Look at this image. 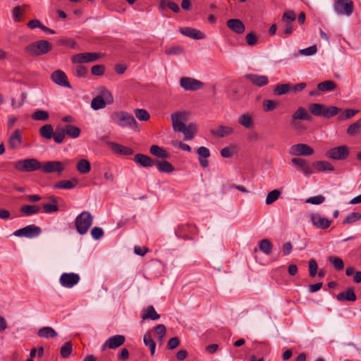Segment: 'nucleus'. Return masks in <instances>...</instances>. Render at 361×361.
<instances>
[{
    "label": "nucleus",
    "mask_w": 361,
    "mask_h": 361,
    "mask_svg": "<svg viewBox=\"0 0 361 361\" xmlns=\"http://www.w3.org/2000/svg\"><path fill=\"white\" fill-rule=\"evenodd\" d=\"M259 248L265 255H269L272 252L273 245L269 240L263 239L259 243Z\"/></svg>",
    "instance_id": "45"
},
{
    "label": "nucleus",
    "mask_w": 361,
    "mask_h": 361,
    "mask_svg": "<svg viewBox=\"0 0 361 361\" xmlns=\"http://www.w3.org/2000/svg\"><path fill=\"white\" fill-rule=\"evenodd\" d=\"M291 84H278L274 89V94L276 96L286 94L290 91Z\"/></svg>",
    "instance_id": "43"
},
{
    "label": "nucleus",
    "mask_w": 361,
    "mask_h": 361,
    "mask_svg": "<svg viewBox=\"0 0 361 361\" xmlns=\"http://www.w3.org/2000/svg\"><path fill=\"white\" fill-rule=\"evenodd\" d=\"M341 111V109L334 106H326L324 105V110L323 111L322 116L325 118H330L331 117L335 116L338 114H339Z\"/></svg>",
    "instance_id": "41"
},
{
    "label": "nucleus",
    "mask_w": 361,
    "mask_h": 361,
    "mask_svg": "<svg viewBox=\"0 0 361 361\" xmlns=\"http://www.w3.org/2000/svg\"><path fill=\"white\" fill-rule=\"evenodd\" d=\"M160 315L156 312L154 307L150 305L147 307L144 313L142 315V319H152L153 321L159 319Z\"/></svg>",
    "instance_id": "37"
},
{
    "label": "nucleus",
    "mask_w": 361,
    "mask_h": 361,
    "mask_svg": "<svg viewBox=\"0 0 361 361\" xmlns=\"http://www.w3.org/2000/svg\"><path fill=\"white\" fill-rule=\"evenodd\" d=\"M187 114L185 112L177 111L171 115L173 129L176 132L183 133L186 140H191L194 137L196 128L194 124L185 126L183 123L186 120Z\"/></svg>",
    "instance_id": "1"
},
{
    "label": "nucleus",
    "mask_w": 361,
    "mask_h": 361,
    "mask_svg": "<svg viewBox=\"0 0 361 361\" xmlns=\"http://www.w3.org/2000/svg\"><path fill=\"white\" fill-rule=\"evenodd\" d=\"M143 342L145 345L149 348L151 355H154L155 352L156 343L153 338H152L149 333H146L144 335Z\"/></svg>",
    "instance_id": "48"
},
{
    "label": "nucleus",
    "mask_w": 361,
    "mask_h": 361,
    "mask_svg": "<svg viewBox=\"0 0 361 361\" xmlns=\"http://www.w3.org/2000/svg\"><path fill=\"white\" fill-rule=\"evenodd\" d=\"M245 78L253 85L257 86L258 87H264L269 82L268 76L264 75L247 73L245 75Z\"/></svg>",
    "instance_id": "14"
},
{
    "label": "nucleus",
    "mask_w": 361,
    "mask_h": 361,
    "mask_svg": "<svg viewBox=\"0 0 361 361\" xmlns=\"http://www.w3.org/2000/svg\"><path fill=\"white\" fill-rule=\"evenodd\" d=\"M93 222V217L89 212H82L77 216L75 220V225L77 231L84 235L87 233Z\"/></svg>",
    "instance_id": "5"
},
{
    "label": "nucleus",
    "mask_w": 361,
    "mask_h": 361,
    "mask_svg": "<svg viewBox=\"0 0 361 361\" xmlns=\"http://www.w3.org/2000/svg\"><path fill=\"white\" fill-rule=\"evenodd\" d=\"M278 105V103L271 99H265L263 102V109L264 111H271L274 110Z\"/></svg>",
    "instance_id": "59"
},
{
    "label": "nucleus",
    "mask_w": 361,
    "mask_h": 361,
    "mask_svg": "<svg viewBox=\"0 0 361 361\" xmlns=\"http://www.w3.org/2000/svg\"><path fill=\"white\" fill-rule=\"evenodd\" d=\"M290 154L295 157H308L314 154V149L307 144L299 143L290 147Z\"/></svg>",
    "instance_id": "12"
},
{
    "label": "nucleus",
    "mask_w": 361,
    "mask_h": 361,
    "mask_svg": "<svg viewBox=\"0 0 361 361\" xmlns=\"http://www.w3.org/2000/svg\"><path fill=\"white\" fill-rule=\"evenodd\" d=\"M87 69L82 65L77 66L73 70V74L77 77H85L87 75Z\"/></svg>",
    "instance_id": "64"
},
{
    "label": "nucleus",
    "mask_w": 361,
    "mask_h": 361,
    "mask_svg": "<svg viewBox=\"0 0 361 361\" xmlns=\"http://www.w3.org/2000/svg\"><path fill=\"white\" fill-rule=\"evenodd\" d=\"M133 160L142 167H151L155 164V161L150 157L140 153L135 155Z\"/></svg>",
    "instance_id": "22"
},
{
    "label": "nucleus",
    "mask_w": 361,
    "mask_h": 361,
    "mask_svg": "<svg viewBox=\"0 0 361 361\" xmlns=\"http://www.w3.org/2000/svg\"><path fill=\"white\" fill-rule=\"evenodd\" d=\"M76 169L79 173L86 174L90 171L91 165L88 160L82 159L77 163Z\"/></svg>",
    "instance_id": "39"
},
{
    "label": "nucleus",
    "mask_w": 361,
    "mask_h": 361,
    "mask_svg": "<svg viewBox=\"0 0 361 361\" xmlns=\"http://www.w3.org/2000/svg\"><path fill=\"white\" fill-rule=\"evenodd\" d=\"M40 211V207L37 205L25 204L20 207V212L23 216H29L38 214Z\"/></svg>",
    "instance_id": "36"
},
{
    "label": "nucleus",
    "mask_w": 361,
    "mask_h": 361,
    "mask_svg": "<svg viewBox=\"0 0 361 361\" xmlns=\"http://www.w3.org/2000/svg\"><path fill=\"white\" fill-rule=\"evenodd\" d=\"M134 114L135 117L140 121H147L150 118L149 114L144 109H135Z\"/></svg>",
    "instance_id": "49"
},
{
    "label": "nucleus",
    "mask_w": 361,
    "mask_h": 361,
    "mask_svg": "<svg viewBox=\"0 0 361 361\" xmlns=\"http://www.w3.org/2000/svg\"><path fill=\"white\" fill-rule=\"evenodd\" d=\"M309 274L311 277H314L317 274L318 265L314 259H311L308 262Z\"/></svg>",
    "instance_id": "61"
},
{
    "label": "nucleus",
    "mask_w": 361,
    "mask_h": 361,
    "mask_svg": "<svg viewBox=\"0 0 361 361\" xmlns=\"http://www.w3.org/2000/svg\"><path fill=\"white\" fill-rule=\"evenodd\" d=\"M349 154V147L346 145H341L329 149L326 151V156L334 160H345Z\"/></svg>",
    "instance_id": "7"
},
{
    "label": "nucleus",
    "mask_w": 361,
    "mask_h": 361,
    "mask_svg": "<svg viewBox=\"0 0 361 361\" xmlns=\"http://www.w3.org/2000/svg\"><path fill=\"white\" fill-rule=\"evenodd\" d=\"M233 133V128L227 126L221 125L216 129L212 130L211 133L219 137H224L231 135Z\"/></svg>",
    "instance_id": "27"
},
{
    "label": "nucleus",
    "mask_w": 361,
    "mask_h": 361,
    "mask_svg": "<svg viewBox=\"0 0 361 361\" xmlns=\"http://www.w3.org/2000/svg\"><path fill=\"white\" fill-rule=\"evenodd\" d=\"M361 128V121H357L354 123L350 125L347 129V133L349 135H355Z\"/></svg>",
    "instance_id": "58"
},
{
    "label": "nucleus",
    "mask_w": 361,
    "mask_h": 361,
    "mask_svg": "<svg viewBox=\"0 0 361 361\" xmlns=\"http://www.w3.org/2000/svg\"><path fill=\"white\" fill-rule=\"evenodd\" d=\"M72 344L71 342H66L61 348L60 353L62 357L68 358L72 353Z\"/></svg>",
    "instance_id": "56"
},
{
    "label": "nucleus",
    "mask_w": 361,
    "mask_h": 361,
    "mask_svg": "<svg viewBox=\"0 0 361 361\" xmlns=\"http://www.w3.org/2000/svg\"><path fill=\"white\" fill-rule=\"evenodd\" d=\"M280 195L281 192L277 189L273 190L272 191L269 192L266 197V204L268 205L273 204L275 201H276L279 199Z\"/></svg>",
    "instance_id": "50"
},
{
    "label": "nucleus",
    "mask_w": 361,
    "mask_h": 361,
    "mask_svg": "<svg viewBox=\"0 0 361 361\" xmlns=\"http://www.w3.org/2000/svg\"><path fill=\"white\" fill-rule=\"evenodd\" d=\"M150 153L154 157L166 159L170 157V154L162 147L157 145H153L149 148Z\"/></svg>",
    "instance_id": "29"
},
{
    "label": "nucleus",
    "mask_w": 361,
    "mask_h": 361,
    "mask_svg": "<svg viewBox=\"0 0 361 361\" xmlns=\"http://www.w3.org/2000/svg\"><path fill=\"white\" fill-rule=\"evenodd\" d=\"M109 145L111 147V150L115 154L121 155H131L133 154V150L128 147H126L113 142H109Z\"/></svg>",
    "instance_id": "25"
},
{
    "label": "nucleus",
    "mask_w": 361,
    "mask_h": 361,
    "mask_svg": "<svg viewBox=\"0 0 361 361\" xmlns=\"http://www.w3.org/2000/svg\"><path fill=\"white\" fill-rule=\"evenodd\" d=\"M291 163L307 178L310 177L313 173L311 166L305 159L298 157L293 158L291 159Z\"/></svg>",
    "instance_id": "15"
},
{
    "label": "nucleus",
    "mask_w": 361,
    "mask_h": 361,
    "mask_svg": "<svg viewBox=\"0 0 361 361\" xmlns=\"http://www.w3.org/2000/svg\"><path fill=\"white\" fill-rule=\"evenodd\" d=\"M238 123L246 129H252L255 126L253 116L249 112L243 114L238 117Z\"/></svg>",
    "instance_id": "20"
},
{
    "label": "nucleus",
    "mask_w": 361,
    "mask_h": 361,
    "mask_svg": "<svg viewBox=\"0 0 361 361\" xmlns=\"http://www.w3.org/2000/svg\"><path fill=\"white\" fill-rule=\"evenodd\" d=\"M24 13V10L19 6H15L12 10L13 19L15 22L21 20L20 16Z\"/></svg>",
    "instance_id": "63"
},
{
    "label": "nucleus",
    "mask_w": 361,
    "mask_h": 361,
    "mask_svg": "<svg viewBox=\"0 0 361 361\" xmlns=\"http://www.w3.org/2000/svg\"><path fill=\"white\" fill-rule=\"evenodd\" d=\"M31 118L34 121H46L49 120V115L47 111L38 109L31 115Z\"/></svg>",
    "instance_id": "47"
},
{
    "label": "nucleus",
    "mask_w": 361,
    "mask_h": 361,
    "mask_svg": "<svg viewBox=\"0 0 361 361\" xmlns=\"http://www.w3.org/2000/svg\"><path fill=\"white\" fill-rule=\"evenodd\" d=\"M99 94H100L99 96H102V97L104 98V101H106L108 104L113 103V96L106 88H105L104 87H100Z\"/></svg>",
    "instance_id": "55"
},
{
    "label": "nucleus",
    "mask_w": 361,
    "mask_h": 361,
    "mask_svg": "<svg viewBox=\"0 0 361 361\" xmlns=\"http://www.w3.org/2000/svg\"><path fill=\"white\" fill-rule=\"evenodd\" d=\"M37 336L43 338H50L56 337L58 334L52 327L44 326L38 330Z\"/></svg>",
    "instance_id": "32"
},
{
    "label": "nucleus",
    "mask_w": 361,
    "mask_h": 361,
    "mask_svg": "<svg viewBox=\"0 0 361 361\" xmlns=\"http://www.w3.org/2000/svg\"><path fill=\"white\" fill-rule=\"evenodd\" d=\"M78 183V181L75 178H73L72 180H63L55 183L54 188L69 190L75 188Z\"/></svg>",
    "instance_id": "30"
},
{
    "label": "nucleus",
    "mask_w": 361,
    "mask_h": 361,
    "mask_svg": "<svg viewBox=\"0 0 361 361\" xmlns=\"http://www.w3.org/2000/svg\"><path fill=\"white\" fill-rule=\"evenodd\" d=\"M190 226L188 224H181L178 226L175 231L176 237L178 238H188V236L185 234L189 229Z\"/></svg>",
    "instance_id": "52"
},
{
    "label": "nucleus",
    "mask_w": 361,
    "mask_h": 361,
    "mask_svg": "<svg viewBox=\"0 0 361 361\" xmlns=\"http://www.w3.org/2000/svg\"><path fill=\"white\" fill-rule=\"evenodd\" d=\"M293 120L310 121L312 117L305 108L300 106L292 114L291 118Z\"/></svg>",
    "instance_id": "28"
},
{
    "label": "nucleus",
    "mask_w": 361,
    "mask_h": 361,
    "mask_svg": "<svg viewBox=\"0 0 361 361\" xmlns=\"http://www.w3.org/2000/svg\"><path fill=\"white\" fill-rule=\"evenodd\" d=\"M42 233L40 227L30 224L22 228L18 229L13 232V235L16 237H25L27 238H33L37 237Z\"/></svg>",
    "instance_id": "8"
},
{
    "label": "nucleus",
    "mask_w": 361,
    "mask_h": 361,
    "mask_svg": "<svg viewBox=\"0 0 361 361\" xmlns=\"http://www.w3.org/2000/svg\"><path fill=\"white\" fill-rule=\"evenodd\" d=\"M100 54L97 53L85 52L72 56L71 60L73 63L80 64L97 61Z\"/></svg>",
    "instance_id": "9"
},
{
    "label": "nucleus",
    "mask_w": 361,
    "mask_h": 361,
    "mask_svg": "<svg viewBox=\"0 0 361 361\" xmlns=\"http://www.w3.org/2000/svg\"><path fill=\"white\" fill-rule=\"evenodd\" d=\"M317 47L316 45H312L307 48L300 49L298 51V52L300 54H302L303 56H312V55L315 54L317 53Z\"/></svg>",
    "instance_id": "62"
},
{
    "label": "nucleus",
    "mask_w": 361,
    "mask_h": 361,
    "mask_svg": "<svg viewBox=\"0 0 361 361\" xmlns=\"http://www.w3.org/2000/svg\"><path fill=\"white\" fill-rule=\"evenodd\" d=\"M111 118L114 123L121 128H129L136 131L140 130L135 118L126 111H115L112 113Z\"/></svg>",
    "instance_id": "2"
},
{
    "label": "nucleus",
    "mask_w": 361,
    "mask_h": 361,
    "mask_svg": "<svg viewBox=\"0 0 361 361\" xmlns=\"http://www.w3.org/2000/svg\"><path fill=\"white\" fill-rule=\"evenodd\" d=\"M39 135L46 139H51L54 135V129L51 124H45L39 128Z\"/></svg>",
    "instance_id": "44"
},
{
    "label": "nucleus",
    "mask_w": 361,
    "mask_h": 361,
    "mask_svg": "<svg viewBox=\"0 0 361 361\" xmlns=\"http://www.w3.org/2000/svg\"><path fill=\"white\" fill-rule=\"evenodd\" d=\"M329 261L331 262L336 270H342L344 267L343 262L341 258L338 257H329Z\"/></svg>",
    "instance_id": "57"
},
{
    "label": "nucleus",
    "mask_w": 361,
    "mask_h": 361,
    "mask_svg": "<svg viewBox=\"0 0 361 361\" xmlns=\"http://www.w3.org/2000/svg\"><path fill=\"white\" fill-rule=\"evenodd\" d=\"M293 32V25L291 23L282 22L280 25V35L283 38H286L288 35Z\"/></svg>",
    "instance_id": "46"
},
{
    "label": "nucleus",
    "mask_w": 361,
    "mask_h": 361,
    "mask_svg": "<svg viewBox=\"0 0 361 361\" xmlns=\"http://www.w3.org/2000/svg\"><path fill=\"white\" fill-rule=\"evenodd\" d=\"M226 25L231 30L239 35L243 34L245 30L243 23L237 18L228 20Z\"/></svg>",
    "instance_id": "21"
},
{
    "label": "nucleus",
    "mask_w": 361,
    "mask_h": 361,
    "mask_svg": "<svg viewBox=\"0 0 361 361\" xmlns=\"http://www.w3.org/2000/svg\"><path fill=\"white\" fill-rule=\"evenodd\" d=\"M65 135H66V133L64 131V129L63 128H57L55 130V132L54 133V135H53V138L54 140V141L56 142V143H62L64 138H65Z\"/></svg>",
    "instance_id": "54"
},
{
    "label": "nucleus",
    "mask_w": 361,
    "mask_h": 361,
    "mask_svg": "<svg viewBox=\"0 0 361 361\" xmlns=\"http://www.w3.org/2000/svg\"><path fill=\"white\" fill-rule=\"evenodd\" d=\"M180 86L185 91H196L204 87V83L197 79L183 77L180 80Z\"/></svg>",
    "instance_id": "11"
},
{
    "label": "nucleus",
    "mask_w": 361,
    "mask_h": 361,
    "mask_svg": "<svg viewBox=\"0 0 361 361\" xmlns=\"http://www.w3.org/2000/svg\"><path fill=\"white\" fill-rule=\"evenodd\" d=\"M22 142L23 137L21 132L19 129H16L8 137V146L11 149H15L18 148L21 145Z\"/></svg>",
    "instance_id": "19"
},
{
    "label": "nucleus",
    "mask_w": 361,
    "mask_h": 361,
    "mask_svg": "<svg viewBox=\"0 0 361 361\" xmlns=\"http://www.w3.org/2000/svg\"><path fill=\"white\" fill-rule=\"evenodd\" d=\"M66 135L71 138H77L80 136L81 130L80 129L71 124H67L63 128Z\"/></svg>",
    "instance_id": "38"
},
{
    "label": "nucleus",
    "mask_w": 361,
    "mask_h": 361,
    "mask_svg": "<svg viewBox=\"0 0 361 361\" xmlns=\"http://www.w3.org/2000/svg\"><path fill=\"white\" fill-rule=\"evenodd\" d=\"M197 153L198 154V159L200 161V164L203 168H207L209 166L208 158L210 157V152L209 149L206 147H200L197 149Z\"/></svg>",
    "instance_id": "23"
},
{
    "label": "nucleus",
    "mask_w": 361,
    "mask_h": 361,
    "mask_svg": "<svg viewBox=\"0 0 361 361\" xmlns=\"http://www.w3.org/2000/svg\"><path fill=\"white\" fill-rule=\"evenodd\" d=\"M310 219L313 226L319 229H326L331 224V221L322 216L319 214H312Z\"/></svg>",
    "instance_id": "16"
},
{
    "label": "nucleus",
    "mask_w": 361,
    "mask_h": 361,
    "mask_svg": "<svg viewBox=\"0 0 361 361\" xmlns=\"http://www.w3.org/2000/svg\"><path fill=\"white\" fill-rule=\"evenodd\" d=\"M337 300L342 302L344 300L354 302L357 299V296L355 293L354 288L353 287H350L345 292H341L336 295Z\"/></svg>",
    "instance_id": "26"
},
{
    "label": "nucleus",
    "mask_w": 361,
    "mask_h": 361,
    "mask_svg": "<svg viewBox=\"0 0 361 361\" xmlns=\"http://www.w3.org/2000/svg\"><path fill=\"white\" fill-rule=\"evenodd\" d=\"M126 341V338L122 335H115L109 338L103 344L102 350L106 348L110 349H115L122 345Z\"/></svg>",
    "instance_id": "17"
},
{
    "label": "nucleus",
    "mask_w": 361,
    "mask_h": 361,
    "mask_svg": "<svg viewBox=\"0 0 361 361\" xmlns=\"http://www.w3.org/2000/svg\"><path fill=\"white\" fill-rule=\"evenodd\" d=\"M108 104L106 101H104V98L102 96H97L93 98L91 102V107L94 110H99L104 109L106 105Z\"/></svg>",
    "instance_id": "42"
},
{
    "label": "nucleus",
    "mask_w": 361,
    "mask_h": 361,
    "mask_svg": "<svg viewBox=\"0 0 361 361\" xmlns=\"http://www.w3.org/2000/svg\"><path fill=\"white\" fill-rule=\"evenodd\" d=\"M180 32L182 35L193 39H202L205 37L201 31L192 27H183L180 30Z\"/></svg>",
    "instance_id": "24"
},
{
    "label": "nucleus",
    "mask_w": 361,
    "mask_h": 361,
    "mask_svg": "<svg viewBox=\"0 0 361 361\" xmlns=\"http://www.w3.org/2000/svg\"><path fill=\"white\" fill-rule=\"evenodd\" d=\"M358 112H359L358 110L348 109L344 111H342V112L341 111V114H339L338 118L340 121L349 119V118L353 117Z\"/></svg>",
    "instance_id": "53"
},
{
    "label": "nucleus",
    "mask_w": 361,
    "mask_h": 361,
    "mask_svg": "<svg viewBox=\"0 0 361 361\" xmlns=\"http://www.w3.org/2000/svg\"><path fill=\"white\" fill-rule=\"evenodd\" d=\"M334 10L339 16H350L354 10L353 2L350 0H336Z\"/></svg>",
    "instance_id": "6"
},
{
    "label": "nucleus",
    "mask_w": 361,
    "mask_h": 361,
    "mask_svg": "<svg viewBox=\"0 0 361 361\" xmlns=\"http://www.w3.org/2000/svg\"><path fill=\"white\" fill-rule=\"evenodd\" d=\"M51 49L52 46L48 41L41 39L27 44L25 52L30 56L36 57L49 52Z\"/></svg>",
    "instance_id": "3"
},
{
    "label": "nucleus",
    "mask_w": 361,
    "mask_h": 361,
    "mask_svg": "<svg viewBox=\"0 0 361 361\" xmlns=\"http://www.w3.org/2000/svg\"><path fill=\"white\" fill-rule=\"evenodd\" d=\"M51 78L58 85L71 87L66 75L61 70L54 71L51 75Z\"/></svg>",
    "instance_id": "18"
},
{
    "label": "nucleus",
    "mask_w": 361,
    "mask_h": 361,
    "mask_svg": "<svg viewBox=\"0 0 361 361\" xmlns=\"http://www.w3.org/2000/svg\"><path fill=\"white\" fill-rule=\"evenodd\" d=\"M166 8L171 9L174 13H178L180 11L179 6L176 2L170 0H161L159 5V11H163Z\"/></svg>",
    "instance_id": "34"
},
{
    "label": "nucleus",
    "mask_w": 361,
    "mask_h": 361,
    "mask_svg": "<svg viewBox=\"0 0 361 361\" xmlns=\"http://www.w3.org/2000/svg\"><path fill=\"white\" fill-rule=\"evenodd\" d=\"M336 86L337 85L334 81L325 80L317 85V89L322 92H329L334 91Z\"/></svg>",
    "instance_id": "35"
},
{
    "label": "nucleus",
    "mask_w": 361,
    "mask_h": 361,
    "mask_svg": "<svg viewBox=\"0 0 361 361\" xmlns=\"http://www.w3.org/2000/svg\"><path fill=\"white\" fill-rule=\"evenodd\" d=\"M63 169L64 166L62 162L59 161H49L42 164L41 171L46 173L54 172L61 173Z\"/></svg>",
    "instance_id": "13"
},
{
    "label": "nucleus",
    "mask_w": 361,
    "mask_h": 361,
    "mask_svg": "<svg viewBox=\"0 0 361 361\" xmlns=\"http://www.w3.org/2000/svg\"><path fill=\"white\" fill-rule=\"evenodd\" d=\"M361 219V213L360 212H351L350 213L346 218L343 220V224H351L357 221H359Z\"/></svg>",
    "instance_id": "51"
},
{
    "label": "nucleus",
    "mask_w": 361,
    "mask_h": 361,
    "mask_svg": "<svg viewBox=\"0 0 361 361\" xmlns=\"http://www.w3.org/2000/svg\"><path fill=\"white\" fill-rule=\"evenodd\" d=\"M312 166L318 171H333L334 166L326 161H316L312 163Z\"/></svg>",
    "instance_id": "33"
},
{
    "label": "nucleus",
    "mask_w": 361,
    "mask_h": 361,
    "mask_svg": "<svg viewBox=\"0 0 361 361\" xmlns=\"http://www.w3.org/2000/svg\"><path fill=\"white\" fill-rule=\"evenodd\" d=\"M324 110V105L319 103L310 104L309 111L311 114L315 116H322Z\"/></svg>",
    "instance_id": "40"
},
{
    "label": "nucleus",
    "mask_w": 361,
    "mask_h": 361,
    "mask_svg": "<svg viewBox=\"0 0 361 361\" xmlns=\"http://www.w3.org/2000/svg\"><path fill=\"white\" fill-rule=\"evenodd\" d=\"M80 279L79 274L76 273H63L59 278V283L63 288H71L78 283Z\"/></svg>",
    "instance_id": "10"
},
{
    "label": "nucleus",
    "mask_w": 361,
    "mask_h": 361,
    "mask_svg": "<svg viewBox=\"0 0 361 361\" xmlns=\"http://www.w3.org/2000/svg\"><path fill=\"white\" fill-rule=\"evenodd\" d=\"M42 209L44 213L51 214L59 211V207L57 204L54 203H45L42 205Z\"/></svg>",
    "instance_id": "60"
},
{
    "label": "nucleus",
    "mask_w": 361,
    "mask_h": 361,
    "mask_svg": "<svg viewBox=\"0 0 361 361\" xmlns=\"http://www.w3.org/2000/svg\"><path fill=\"white\" fill-rule=\"evenodd\" d=\"M158 170L162 173H170L174 171L173 165L165 159L155 161Z\"/></svg>",
    "instance_id": "31"
},
{
    "label": "nucleus",
    "mask_w": 361,
    "mask_h": 361,
    "mask_svg": "<svg viewBox=\"0 0 361 361\" xmlns=\"http://www.w3.org/2000/svg\"><path fill=\"white\" fill-rule=\"evenodd\" d=\"M14 168L21 172L41 170L42 163L35 158L18 160L13 163Z\"/></svg>",
    "instance_id": "4"
}]
</instances>
